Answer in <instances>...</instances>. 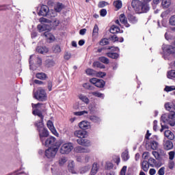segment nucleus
<instances>
[{
    "label": "nucleus",
    "mask_w": 175,
    "mask_h": 175,
    "mask_svg": "<svg viewBox=\"0 0 175 175\" xmlns=\"http://www.w3.org/2000/svg\"><path fill=\"white\" fill-rule=\"evenodd\" d=\"M67 161L68 160L66 157H62L59 159V164L60 165V166H62V165L66 163Z\"/></svg>",
    "instance_id": "obj_49"
},
{
    "label": "nucleus",
    "mask_w": 175,
    "mask_h": 175,
    "mask_svg": "<svg viewBox=\"0 0 175 175\" xmlns=\"http://www.w3.org/2000/svg\"><path fill=\"white\" fill-rule=\"evenodd\" d=\"M155 173H157V170H155V169H154V168H151L149 170V174H150V175H154Z\"/></svg>",
    "instance_id": "obj_64"
},
{
    "label": "nucleus",
    "mask_w": 175,
    "mask_h": 175,
    "mask_svg": "<svg viewBox=\"0 0 175 175\" xmlns=\"http://www.w3.org/2000/svg\"><path fill=\"white\" fill-rule=\"evenodd\" d=\"M141 169H142L144 172H148V169H150V164H148V161H144L141 162Z\"/></svg>",
    "instance_id": "obj_16"
},
{
    "label": "nucleus",
    "mask_w": 175,
    "mask_h": 175,
    "mask_svg": "<svg viewBox=\"0 0 175 175\" xmlns=\"http://www.w3.org/2000/svg\"><path fill=\"white\" fill-rule=\"evenodd\" d=\"M53 53L55 54H58V53H61V46L59 45H54L52 48Z\"/></svg>",
    "instance_id": "obj_38"
},
{
    "label": "nucleus",
    "mask_w": 175,
    "mask_h": 175,
    "mask_svg": "<svg viewBox=\"0 0 175 175\" xmlns=\"http://www.w3.org/2000/svg\"><path fill=\"white\" fill-rule=\"evenodd\" d=\"M47 88H48L49 91H51V90L53 88V81H48Z\"/></svg>",
    "instance_id": "obj_61"
},
{
    "label": "nucleus",
    "mask_w": 175,
    "mask_h": 175,
    "mask_svg": "<svg viewBox=\"0 0 175 175\" xmlns=\"http://www.w3.org/2000/svg\"><path fill=\"white\" fill-rule=\"evenodd\" d=\"M100 14L101 17H105L106 16V14H107V11L106 10V9H102L100 11Z\"/></svg>",
    "instance_id": "obj_59"
},
{
    "label": "nucleus",
    "mask_w": 175,
    "mask_h": 175,
    "mask_svg": "<svg viewBox=\"0 0 175 175\" xmlns=\"http://www.w3.org/2000/svg\"><path fill=\"white\" fill-rule=\"evenodd\" d=\"M57 152H58V148H49L45 150V157H46L48 159H53V158H55V155H57Z\"/></svg>",
    "instance_id": "obj_5"
},
{
    "label": "nucleus",
    "mask_w": 175,
    "mask_h": 175,
    "mask_svg": "<svg viewBox=\"0 0 175 175\" xmlns=\"http://www.w3.org/2000/svg\"><path fill=\"white\" fill-rule=\"evenodd\" d=\"M100 46H106L109 44V40L107 38H103L100 41Z\"/></svg>",
    "instance_id": "obj_46"
},
{
    "label": "nucleus",
    "mask_w": 175,
    "mask_h": 175,
    "mask_svg": "<svg viewBox=\"0 0 175 175\" xmlns=\"http://www.w3.org/2000/svg\"><path fill=\"white\" fill-rule=\"evenodd\" d=\"M36 126L37 127V131L43 129L44 128V124H43V119H41L40 121L36 123Z\"/></svg>",
    "instance_id": "obj_28"
},
{
    "label": "nucleus",
    "mask_w": 175,
    "mask_h": 175,
    "mask_svg": "<svg viewBox=\"0 0 175 175\" xmlns=\"http://www.w3.org/2000/svg\"><path fill=\"white\" fill-rule=\"evenodd\" d=\"M64 58L66 61H69V59L72 58V53L69 52H65Z\"/></svg>",
    "instance_id": "obj_48"
},
{
    "label": "nucleus",
    "mask_w": 175,
    "mask_h": 175,
    "mask_svg": "<svg viewBox=\"0 0 175 175\" xmlns=\"http://www.w3.org/2000/svg\"><path fill=\"white\" fill-rule=\"evenodd\" d=\"M120 23H122V24H124V25H125V27H126L127 28L129 27V23H128V21L126 20V18H125V14H122L120 16Z\"/></svg>",
    "instance_id": "obj_17"
},
{
    "label": "nucleus",
    "mask_w": 175,
    "mask_h": 175,
    "mask_svg": "<svg viewBox=\"0 0 175 175\" xmlns=\"http://www.w3.org/2000/svg\"><path fill=\"white\" fill-rule=\"evenodd\" d=\"M90 83H92V84H94L96 87H98V88H103L105 84V81H103V79H98L96 78L91 79Z\"/></svg>",
    "instance_id": "obj_7"
},
{
    "label": "nucleus",
    "mask_w": 175,
    "mask_h": 175,
    "mask_svg": "<svg viewBox=\"0 0 175 175\" xmlns=\"http://www.w3.org/2000/svg\"><path fill=\"white\" fill-rule=\"evenodd\" d=\"M168 117L170 118V126H174L175 125V113L172 112L170 114H168Z\"/></svg>",
    "instance_id": "obj_20"
},
{
    "label": "nucleus",
    "mask_w": 175,
    "mask_h": 175,
    "mask_svg": "<svg viewBox=\"0 0 175 175\" xmlns=\"http://www.w3.org/2000/svg\"><path fill=\"white\" fill-rule=\"evenodd\" d=\"M31 106L33 116H38L41 120H43V114L42 113V111L44 110V105L43 103H32Z\"/></svg>",
    "instance_id": "obj_2"
},
{
    "label": "nucleus",
    "mask_w": 175,
    "mask_h": 175,
    "mask_svg": "<svg viewBox=\"0 0 175 175\" xmlns=\"http://www.w3.org/2000/svg\"><path fill=\"white\" fill-rule=\"evenodd\" d=\"M165 107L168 111H170L172 109H174V105H172L170 103H167L165 104Z\"/></svg>",
    "instance_id": "obj_40"
},
{
    "label": "nucleus",
    "mask_w": 175,
    "mask_h": 175,
    "mask_svg": "<svg viewBox=\"0 0 175 175\" xmlns=\"http://www.w3.org/2000/svg\"><path fill=\"white\" fill-rule=\"evenodd\" d=\"M33 98L40 102H44L47 100V94L46 93V90L42 88H38L37 92L34 93Z\"/></svg>",
    "instance_id": "obj_3"
},
{
    "label": "nucleus",
    "mask_w": 175,
    "mask_h": 175,
    "mask_svg": "<svg viewBox=\"0 0 175 175\" xmlns=\"http://www.w3.org/2000/svg\"><path fill=\"white\" fill-rule=\"evenodd\" d=\"M36 76L39 80H45L47 79V75L44 72H38Z\"/></svg>",
    "instance_id": "obj_26"
},
{
    "label": "nucleus",
    "mask_w": 175,
    "mask_h": 175,
    "mask_svg": "<svg viewBox=\"0 0 175 175\" xmlns=\"http://www.w3.org/2000/svg\"><path fill=\"white\" fill-rule=\"evenodd\" d=\"M34 55H31L30 56V59H29V65H30V69L31 70H36V68H33V62H32V58H33Z\"/></svg>",
    "instance_id": "obj_45"
},
{
    "label": "nucleus",
    "mask_w": 175,
    "mask_h": 175,
    "mask_svg": "<svg viewBox=\"0 0 175 175\" xmlns=\"http://www.w3.org/2000/svg\"><path fill=\"white\" fill-rule=\"evenodd\" d=\"M163 148L167 151L172 150V148H173V142H172V141H165L163 144Z\"/></svg>",
    "instance_id": "obj_14"
},
{
    "label": "nucleus",
    "mask_w": 175,
    "mask_h": 175,
    "mask_svg": "<svg viewBox=\"0 0 175 175\" xmlns=\"http://www.w3.org/2000/svg\"><path fill=\"white\" fill-rule=\"evenodd\" d=\"M92 94L94 96H97V98H104L105 95L100 92H92Z\"/></svg>",
    "instance_id": "obj_44"
},
{
    "label": "nucleus",
    "mask_w": 175,
    "mask_h": 175,
    "mask_svg": "<svg viewBox=\"0 0 175 175\" xmlns=\"http://www.w3.org/2000/svg\"><path fill=\"white\" fill-rule=\"evenodd\" d=\"M159 144L156 141H152L150 143V147L152 150H157L158 148Z\"/></svg>",
    "instance_id": "obj_41"
},
{
    "label": "nucleus",
    "mask_w": 175,
    "mask_h": 175,
    "mask_svg": "<svg viewBox=\"0 0 175 175\" xmlns=\"http://www.w3.org/2000/svg\"><path fill=\"white\" fill-rule=\"evenodd\" d=\"M63 8H64V4H62V3H57L55 6V10L56 12H61Z\"/></svg>",
    "instance_id": "obj_42"
},
{
    "label": "nucleus",
    "mask_w": 175,
    "mask_h": 175,
    "mask_svg": "<svg viewBox=\"0 0 175 175\" xmlns=\"http://www.w3.org/2000/svg\"><path fill=\"white\" fill-rule=\"evenodd\" d=\"M99 32V27H98V25H95L93 29V36H97L98 33Z\"/></svg>",
    "instance_id": "obj_43"
},
{
    "label": "nucleus",
    "mask_w": 175,
    "mask_h": 175,
    "mask_svg": "<svg viewBox=\"0 0 175 175\" xmlns=\"http://www.w3.org/2000/svg\"><path fill=\"white\" fill-rule=\"evenodd\" d=\"M99 170V165L98 163H94L92 165V170L90 172V175H95L98 173V171Z\"/></svg>",
    "instance_id": "obj_15"
},
{
    "label": "nucleus",
    "mask_w": 175,
    "mask_h": 175,
    "mask_svg": "<svg viewBox=\"0 0 175 175\" xmlns=\"http://www.w3.org/2000/svg\"><path fill=\"white\" fill-rule=\"evenodd\" d=\"M99 61H100V62H103V64H109V59H107V57H100L98 58Z\"/></svg>",
    "instance_id": "obj_47"
},
{
    "label": "nucleus",
    "mask_w": 175,
    "mask_h": 175,
    "mask_svg": "<svg viewBox=\"0 0 175 175\" xmlns=\"http://www.w3.org/2000/svg\"><path fill=\"white\" fill-rule=\"evenodd\" d=\"M74 151L75 152L81 153V152H90V149H88L87 148H84L83 146H78L74 148Z\"/></svg>",
    "instance_id": "obj_12"
},
{
    "label": "nucleus",
    "mask_w": 175,
    "mask_h": 175,
    "mask_svg": "<svg viewBox=\"0 0 175 175\" xmlns=\"http://www.w3.org/2000/svg\"><path fill=\"white\" fill-rule=\"evenodd\" d=\"M47 127L49 128V131L53 133L55 136H58V133L57 130H55V127H54V124L51 120H48L47 122Z\"/></svg>",
    "instance_id": "obj_10"
},
{
    "label": "nucleus",
    "mask_w": 175,
    "mask_h": 175,
    "mask_svg": "<svg viewBox=\"0 0 175 175\" xmlns=\"http://www.w3.org/2000/svg\"><path fill=\"white\" fill-rule=\"evenodd\" d=\"M148 157H150V152H144L142 154V158L144 159H148Z\"/></svg>",
    "instance_id": "obj_62"
},
{
    "label": "nucleus",
    "mask_w": 175,
    "mask_h": 175,
    "mask_svg": "<svg viewBox=\"0 0 175 175\" xmlns=\"http://www.w3.org/2000/svg\"><path fill=\"white\" fill-rule=\"evenodd\" d=\"M107 2L106 1H100L98 4V8H105V6H107Z\"/></svg>",
    "instance_id": "obj_58"
},
{
    "label": "nucleus",
    "mask_w": 175,
    "mask_h": 175,
    "mask_svg": "<svg viewBox=\"0 0 175 175\" xmlns=\"http://www.w3.org/2000/svg\"><path fill=\"white\" fill-rule=\"evenodd\" d=\"M122 159L124 162H126L129 159V152L128 150H125L122 153Z\"/></svg>",
    "instance_id": "obj_29"
},
{
    "label": "nucleus",
    "mask_w": 175,
    "mask_h": 175,
    "mask_svg": "<svg viewBox=\"0 0 175 175\" xmlns=\"http://www.w3.org/2000/svg\"><path fill=\"white\" fill-rule=\"evenodd\" d=\"M151 0H133L131 6L137 13H147L150 11L148 3Z\"/></svg>",
    "instance_id": "obj_1"
},
{
    "label": "nucleus",
    "mask_w": 175,
    "mask_h": 175,
    "mask_svg": "<svg viewBox=\"0 0 175 175\" xmlns=\"http://www.w3.org/2000/svg\"><path fill=\"white\" fill-rule=\"evenodd\" d=\"M44 36H45V38L48 40H54V39H55V38L54 37V36L53 34H51V33L49 32V31H46L44 33Z\"/></svg>",
    "instance_id": "obj_27"
},
{
    "label": "nucleus",
    "mask_w": 175,
    "mask_h": 175,
    "mask_svg": "<svg viewBox=\"0 0 175 175\" xmlns=\"http://www.w3.org/2000/svg\"><path fill=\"white\" fill-rule=\"evenodd\" d=\"M79 126L81 129H88V128H90V122L87 121H82L79 123Z\"/></svg>",
    "instance_id": "obj_18"
},
{
    "label": "nucleus",
    "mask_w": 175,
    "mask_h": 175,
    "mask_svg": "<svg viewBox=\"0 0 175 175\" xmlns=\"http://www.w3.org/2000/svg\"><path fill=\"white\" fill-rule=\"evenodd\" d=\"M55 65V62L53 59H48L45 61V66L47 68H52V66H54Z\"/></svg>",
    "instance_id": "obj_24"
},
{
    "label": "nucleus",
    "mask_w": 175,
    "mask_h": 175,
    "mask_svg": "<svg viewBox=\"0 0 175 175\" xmlns=\"http://www.w3.org/2000/svg\"><path fill=\"white\" fill-rule=\"evenodd\" d=\"M126 173V166H123L120 171V175H125Z\"/></svg>",
    "instance_id": "obj_63"
},
{
    "label": "nucleus",
    "mask_w": 175,
    "mask_h": 175,
    "mask_svg": "<svg viewBox=\"0 0 175 175\" xmlns=\"http://www.w3.org/2000/svg\"><path fill=\"white\" fill-rule=\"evenodd\" d=\"M93 66L94 68H100V69H105V65L102 64L99 62H94L93 63Z\"/></svg>",
    "instance_id": "obj_35"
},
{
    "label": "nucleus",
    "mask_w": 175,
    "mask_h": 175,
    "mask_svg": "<svg viewBox=\"0 0 175 175\" xmlns=\"http://www.w3.org/2000/svg\"><path fill=\"white\" fill-rule=\"evenodd\" d=\"M37 28L40 32H43L44 31H47V25L44 24V25H38L37 26Z\"/></svg>",
    "instance_id": "obj_31"
},
{
    "label": "nucleus",
    "mask_w": 175,
    "mask_h": 175,
    "mask_svg": "<svg viewBox=\"0 0 175 175\" xmlns=\"http://www.w3.org/2000/svg\"><path fill=\"white\" fill-rule=\"evenodd\" d=\"M38 133L41 142H43L46 137H49V131H47V129L44 127V129L38 130Z\"/></svg>",
    "instance_id": "obj_8"
},
{
    "label": "nucleus",
    "mask_w": 175,
    "mask_h": 175,
    "mask_svg": "<svg viewBox=\"0 0 175 175\" xmlns=\"http://www.w3.org/2000/svg\"><path fill=\"white\" fill-rule=\"evenodd\" d=\"M36 68H39L42 66V57H36Z\"/></svg>",
    "instance_id": "obj_36"
},
{
    "label": "nucleus",
    "mask_w": 175,
    "mask_h": 175,
    "mask_svg": "<svg viewBox=\"0 0 175 175\" xmlns=\"http://www.w3.org/2000/svg\"><path fill=\"white\" fill-rule=\"evenodd\" d=\"M161 121L164 124H169L170 125V118H169V114H163L161 116Z\"/></svg>",
    "instance_id": "obj_21"
},
{
    "label": "nucleus",
    "mask_w": 175,
    "mask_h": 175,
    "mask_svg": "<svg viewBox=\"0 0 175 175\" xmlns=\"http://www.w3.org/2000/svg\"><path fill=\"white\" fill-rule=\"evenodd\" d=\"M90 170V166L87 165L84 167H83L81 170V174H83V173H87Z\"/></svg>",
    "instance_id": "obj_56"
},
{
    "label": "nucleus",
    "mask_w": 175,
    "mask_h": 175,
    "mask_svg": "<svg viewBox=\"0 0 175 175\" xmlns=\"http://www.w3.org/2000/svg\"><path fill=\"white\" fill-rule=\"evenodd\" d=\"M83 88H85L86 90H94V87L91 86L90 83H84L83 85Z\"/></svg>",
    "instance_id": "obj_55"
},
{
    "label": "nucleus",
    "mask_w": 175,
    "mask_h": 175,
    "mask_svg": "<svg viewBox=\"0 0 175 175\" xmlns=\"http://www.w3.org/2000/svg\"><path fill=\"white\" fill-rule=\"evenodd\" d=\"M49 13V7L47 5H42L40 7V11L38 12V16H42L45 17Z\"/></svg>",
    "instance_id": "obj_9"
},
{
    "label": "nucleus",
    "mask_w": 175,
    "mask_h": 175,
    "mask_svg": "<svg viewBox=\"0 0 175 175\" xmlns=\"http://www.w3.org/2000/svg\"><path fill=\"white\" fill-rule=\"evenodd\" d=\"M73 148H75V147L73 146V144L70 142L66 143L61 146L59 149V152L60 154H69L72 152Z\"/></svg>",
    "instance_id": "obj_4"
},
{
    "label": "nucleus",
    "mask_w": 175,
    "mask_h": 175,
    "mask_svg": "<svg viewBox=\"0 0 175 175\" xmlns=\"http://www.w3.org/2000/svg\"><path fill=\"white\" fill-rule=\"evenodd\" d=\"M85 131L83 130H77L74 132L75 137H79V139H84V137H85Z\"/></svg>",
    "instance_id": "obj_11"
},
{
    "label": "nucleus",
    "mask_w": 175,
    "mask_h": 175,
    "mask_svg": "<svg viewBox=\"0 0 175 175\" xmlns=\"http://www.w3.org/2000/svg\"><path fill=\"white\" fill-rule=\"evenodd\" d=\"M113 5L116 9H121L122 8V1L121 0H117L113 2Z\"/></svg>",
    "instance_id": "obj_33"
},
{
    "label": "nucleus",
    "mask_w": 175,
    "mask_h": 175,
    "mask_svg": "<svg viewBox=\"0 0 175 175\" xmlns=\"http://www.w3.org/2000/svg\"><path fill=\"white\" fill-rule=\"evenodd\" d=\"M84 114H88V111H77L74 113L75 116H84Z\"/></svg>",
    "instance_id": "obj_51"
},
{
    "label": "nucleus",
    "mask_w": 175,
    "mask_h": 175,
    "mask_svg": "<svg viewBox=\"0 0 175 175\" xmlns=\"http://www.w3.org/2000/svg\"><path fill=\"white\" fill-rule=\"evenodd\" d=\"M79 98L80 100H82V102H84V103H86V105H88L90 103V99H88V97L85 96L84 94H79Z\"/></svg>",
    "instance_id": "obj_25"
},
{
    "label": "nucleus",
    "mask_w": 175,
    "mask_h": 175,
    "mask_svg": "<svg viewBox=\"0 0 175 175\" xmlns=\"http://www.w3.org/2000/svg\"><path fill=\"white\" fill-rule=\"evenodd\" d=\"M36 50L39 54H46L49 53V49L46 46H38Z\"/></svg>",
    "instance_id": "obj_13"
},
{
    "label": "nucleus",
    "mask_w": 175,
    "mask_h": 175,
    "mask_svg": "<svg viewBox=\"0 0 175 175\" xmlns=\"http://www.w3.org/2000/svg\"><path fill=\"white\" fill-rule=\"evenodd\" d=\"M68 170L72 174H76L77 172L75 170V161H72L68 163Z\"/></svg>",
    "instance_id": "obj_22"
},
{
    "label": "nucleus",
    "mask_w": 175,
    "mask_h": 175,
    "mask_svg": "<svg viewBox=\"0 0 175 175\" xmlns=\"http://www.w3.org/2000/svg\"><path fill=\"white\" fill-rule=\"evenodd\" d=\"M128 18L129 21L132 23V24H136V23H137V18L133 15H129Z\"/></svg>",
    "instance_id": "obj_32"
},
{
    "label": "nucleus",
    "mask_w": 175,
    "mask_h": 175,
    "mask_svg": "<svg viewBox=\"0 0 175 175\" xmlns=\"http://www.w3.org/2000/svg\"><path fill=\"white\" fill-rule=\"evenodd\" d=\"M174 90H175V86H166L164 91H166V92H170V91H173Z\"/></svg>",
    "instance_id": "obj_53"
},
{
    "label": "nucleus",
    "mask_w": 175,
    "mask_h": 175,
    "mask_svg": "<svg viewBox=\"0 0 175 175\" xmlns=\"http://www.w3.org/2000/svg\"><path fill=\"white\" fill-rule=\"evenodd\" d=\"M164 135L165 137L170 140H173L174 139V134L170 131V130L165 131Z\"/></svg>",
    "instance_id": "obj_19"
},
{
    "label": "nucleus",
    "mask_w": 175,
    "mask_h": 175,
    "mask_svg": "<svg viewBox=\"0 0 175 175\" xmlns=\"http://www.w3.org/2000/svg\"><path fill=\"white\" fill-rule=\"evenodd\" d=\"M110 32L111 33L114 34V33H118L120 32H122V31H121V29H120V27L116 25H112L110 29Z\"/></svg>",
    "instance_id": "obj_23"
},
{
    "label": "nucleus",
    "mask_w": 175,
    "mask_h": 175,
    "mask_svg": "<svg viewBox=\"0 0 175 175\" xmlns=\"http://www.w3.org/2000/svg\"><path fill=\"white\" fill-rule=\"evenodd\" d=\"M89 118L92 122H99V121H100V118L96 116H91Z\"/></svg>",
    "instance_id": "obj_39"
},
{
    "label": "nucleus",
    "mask_w": 175,
    "mask_h": 175,
    "mask_svg": "<svg viewBox=\"0 0 175 175\" xmlns=\"http://www.w3.org/2000/svg\"><path fill=\"white\" fill-rule=\"evenodd\" d=\"M170 25H175V15L172 16L170 18Z\"/></svg>",
    "instance_id": "obj_57"
},
{
    "label": "nucleus",
    "mask_w": 175,
    "mask_h": 175,
    "mask_svg": "<svg viewBox=\"0 0 175 175\" xmlns=\"http://www.w3.org/2000/svg\"><path fill=\"white\" fill-rule=\"evenodd\" d=\"M86 73L89 75V76H92V75L95 74V70L91 69V68H88L86 70Z\"/></svg>",
    "instance_id": "obj_54"
},
{
    "label": "nucleus",
    "mask_w": 175,
    "mask_h": 175,
    "mask_svg": "<svg viewBox=\"0 0 175 175\" xmlns=\"http://www.w3.org/2000/svg\"><path fill=\"white\" fill-rule=\"evenodd\" d=\"M107 57H109V58H112L113 59H117V58L120 57V55H118V53L113 52L107 53Z\"/></svg>",
    "instance_id": "obj_30"
},
{
    "label": "nucleus",
    "mask_w": 175,
    "mask_h": 175,
    "mask_svg": "<svg viewBox=\"0 0 175 175\" xmlns=\"http://www.w3.org/2000/svg\"><path fill=\"white\" fill-rule=\"evenodd\" d=\"M167 77L168 79H175V70H172L167 72Z\"/></svg>",
    "instance_id": "obj_37"
},
{
    "label": "nucleus",
    "mask_w": 175,
    "mask_h": 175,
    "mask_svg": "<svg viewBox=\"0 0 175 175\" xmlns=\"http://www.w3.org/2000/svg\"><path fill=\"white\" fill-rule=\"evenodd\" d=\"M159 175H165V167H161L158 171Z\"/></svg>",
    "instance_id": "obj_60"
},
{
    "label": "nucleus",
    "mask_w": 175,
    "mask_h": 175,
    "mask_svg": "<svg viewBox=\"0 0 175 175\" xmlns=\"http://www.w3.org/2000/svg\"><path fill=\"white\" fill-rule=\"evenodd\" d=\"M83 146H84L85 147H90V146H91V141H90L88 139H83Z\"/></svg>",
    "instance_id": "obj_50"
},
{
    "label": "nucleus",
    "mask_w": 175,
    "mask_h": 175,
    "mask_svg": "<svg viewBox=\"0 0 175 175\" xmlns=\"http://www.w3.org/2000/svg\"><path fill=\"white\" fill-rule=\"evenodd\" d=\"M171 3H172V2L170 1V0H163L161 5H162L163 8H165L166 9H167V8H169V6H170Z\"/></svg>",
    "instance_id": "obj_34"
},
{
    "label": "nucleus",
    "mask_w": 175,
    "mask_h": 175,
    "mask_svg": "<svg viewBox=\"0 0 175 175\" xmlns=\"http://www.w3.org/2000/svg\"><path fill=\"white\" fill-rule=\"evenodd\" d=\"M168 154H169V159L170 161H173L174 159L175 152L174 151H170V152H169Z\"/></svg>",
    "instance_id": "obj_52"
},
{
    "label": "nucleus",
    "mask_w": 175,
    "mask_h": 175,
    "mask_svg": "<svg viewBox=\"0 0 175 175\" xmlns=\"http://www.w3.org/2000/svg\"><path fill=\"white\" fill-rule=\"evenodd\" d=\"M43 146L46 147H50V146H55L57 144V139L54 137H50L44 138L43 141H41Z\"/></svg>",
    "instance_id": "obj_6"
}]
</instances>
